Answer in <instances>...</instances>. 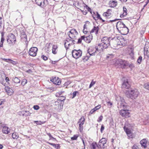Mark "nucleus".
I'll use <instances>...</instances> for the list:
<instances>
[{"label": "nucleus", "instance_id": "nucleus-1", "mask_svg": "<svg viewBox=\"0 0 149 149\" xmlns=\"http://www.w3.org/2000/svg\"><path fill=\"white\" fill-rule=\"evenodd\" d=\"M68 35L71 39L67 38L64 43L66 49L68 48V47L75 44V41L73 39H76L78 33L74 29H72L68 33Z\"/></svg>", "mask_w": 149, "mask_h": 149}, {"label": "nucleus", "instance_id": "nucleus-2", "mask_svg": "<svg viewBox=\"0 0 149 149\" xmlns=\"http://www.w3.org/2000/svg\"><path fill=\"white\" fill-rule=\"evenodd\" d=\"M116 99L119 102L118 103H120V107L123 109L120 111V115L123 117H129L130 113L129 112V110L128 109V107L126 105V103L124 102V100L120 96L117 97Z\"/></svg>", "mask_w": 149, "mask_h": 149}, {"label": "nucleus", "instance_id": "nucleus-3", "mask_svg": "<svg viewBox=\"0 0 149 149\" xmlns=\"http://www.w3.org/2000/svg\"><path fill=\"white\" fill-rule=\"evenodd\" d=\"M110 38L107 37H104L102 38L101 43L98 45V49L99 50L102 51L104 49L107 48L110 46Z\"/></svg>", "mask_w": 149, "mask_h": 149}, {"label": "nucleus", "instance_id": "nucleus-4", "mask_svg": "<svg viewBox=\"0 0 149 149\" xmlns=\"http://www.w3.org/2000/svg\"><path fill=\"white\" fill-rule=\"evenodd\" d=\"M125 93L127 97L134 100L138 97L139 92L137 89H134L126 91Z\"/></svg>", "mask_w": 149, "mask_h": 149}, {"label": "nucleus", "instance_id": "nucleus-5", "mask_svg": "<svg viewBox=\"0 0 149 149\" xmlns=\"http://www.w3.org/2000/svg\"><path fill=\"white\" fill-rule=\"evenodd\" d=\"M116 27L118 31L123 33V34H125L128 33L129 31L128 28L122 22L119 21L117 22Z\"/></svg>", "mask_w": 149, "mask_h": 149}, {"label": "nucleus", "instance_id": "nucleus-6", "mask_svg": "<svg viewBox=\"0 0 149 149\" xmlns=\"http://www.w3.org/2000/svg\"><path fill=\"white\" fill-rule=\"evenodd\" d=\"M7 42L10 44L14 45L16 41V38L15 36L12 34H8L7 37Z\"/></svg>", "mask_w": 149, "mask_h": 149}, {"label": "nucleus", "instance_id": "nucleus-7", "mask_svg": "<svg viewBox=\"0 0 149 149\" xmlns=\"http://www.w3.org/2000/svg\"><path fill=\"white\" fill-rule=\"evenodd\" d=\"M98 46L95 47H90L88 49V52L90 56H93L95 54L100 53L101 50H99L98 49Z\"/></svg>", "mask_w": 149, "mask_h": 149}, {"label": "nucleus", "instance_id": "nucleus-8", "mask_svg": "<svg viewBox=\"0 0 149 149\" xmlns=\"http://www.w3.org/2000/svg\"><path fill=\"white\" fill-rule=\"evenodd\" d=\"M116 65H118L119 66H121L122 68H125V67L129 65V63L125 61L122 59H119L116 61L115 63Z\"/></svg>", "mask_w": 149, "mask_h": 149}, {"label": "nucleus", "instance_id": "nucleus-9", "mask_svg": "<svg viewBox=\"0 0 149 149\" xmlns=\"http://www.w3.org/2000/svg\"><path fill=\"white\" fill-rule=\"evenodd\" d=\"M82 52L80 49L76 50L74 49L72 50V54L73 57L75 59H77L80 57L82 55Z\"/></svg>", "mask_w": 149, "mask_h": 149}, {"label": "nucleus", "instance_id": "nucleus-10", "mask_svg": "<svg viewBox=\"0 0 149 149\" xmlns=\"http://www.w3.org/2000/svg\"><path fill=\"white\" fill-rule=\"evenodd\" d=\"M107 140L105 138H102L99 141L98 145L100 148L101 149H103L107 146Z\"/></svg>", "mask_w": 149, "mask_h": 149}, {"label": "nucleus", "instance_id": "nucleus-11", "mask_svg": "<svg viewBox=\"0 0 149 149\" xmlns=\"http://www.w3.org/2000/svg\"><path fill=\"white\" fill-rule=\"evenodd\" d=\"M38 50V48L36 47H31L29 50V54L32 57H35L36 55Z\"/></svg>", "mask_w": 149, "mask_h": 149}, {"label": "nucleus", "instance_id": "nucleus-12", "mask_svg": "<svg viewBox=\"0 0 149 149\" xmlns=\"http://www.w3.org/2000/svg\"><path fill=\"white\" fill-rule=\"evenodd\" d=\"M35 2L37 5L43 8L47 4V0H36Z\"/></svg>", "mask_w": 149, "mask_h": 149}, {"label": "nucleus", "instance_id": "nucleus-13", "mask_svg": "<svg viewBox=\"0 0 149 149\" xmlns=\"http://www.w3.org/2000/svg\"><path fill=\"white\" fill-rule=\"evenodd\" d=\"M85 118L84 116H82L81 118L80 119L78 122V123L79 124V130L80 131H82L83 129V125L84 124L85 122Z\"/></svg>", "mask_w": 149, "mask_h": 149}, {"label": "nucleus", "instance_id": "nucleus-14", "mask_svg": "<svg viewBox=\"0 0 149 149\" xmlns=\"http://www.w3.org/2000/svg\"><path fill=\"white\" fill-rule=\"evenodd\" d=\"M116 41L118 42L117 45H121L122 46H124L127 43L126 40L122 37L120 39V40L118 38H117L116 40Z\"/></svg>", "mask_w": 149, "mask_h": 149}, {"label": "nucleus", "instance_id": "nucleus-15", "mask_svg": "<svg viewBox=\"0 0 149 149\" xmlns=\"http://www.w3.org/2000/svg\"><path fill=\"white\" fill-rule=\"evenodd\" d=\"M21 38V41L23 42H25L26 44H27L28 42L27 36L25 33L23 32L22 33Z\"/></svg>", "mask_w": 149, "mask_h": 149}, {"label": "nucleus", "instance_id": "nucleus-16", "mask_svg": "<svg viewBox=\"0 0 149 149\" xmlns=\"http://www.w3.org/2000/svg\"><path fill=\"white\" fill-rule=\"evenodd\" d=\"M130 86L128 81V80L126 79L124 80L122 85V88L128 89L130 88Z\"/></svg>", "mask_w": 149, "mask_h": 149}, {"label": "nucleus", "instance_id": "nucleus-17", "mask_svg": "<svg viewBox=\"0 0 149 149\" xmlns=\"http://www.w3.org/2000/svg\"><path fill=\"white\" fill-rule=\"evenodd\" d=\"M112 14V11L111 9H108L107 11L104 13L103 14V16L106 17V18H109L111 17Z\"/></svg>", "mask_w": 149, "mask_h": 149}, {"label": "nucleus", "instance_id": "nucleus-18", "mask_svg": "<svg viewBox=\"0 0 149 149\" xmlns=\"http://www.w3.org/2000/svg\"><path fill=\"white\" fill-rule=\"evenodd\" d=\"M125 131L126 132L128 136L130 138H132V133L131 130L125 126L123 128Z\"/></svg>", "mask_w": 149, "mask_h": 149}, {"label": "nucleus", "instance_id": "nucleus-19", "mask_svg": "<svg viewBox=\"0 0 149 149\" xmlns=\"http://www.w3.org/2000/svg\"><path fill=\"white\" fill-rule=\"evenodd\" d=\"M5 90L8 93V95H11L13 92V90L8 86L6 87L5 88Z\"/></svg>", "mask_w": 149, "mask_h": 149}, {"label": "nucleus", "instance_id": "nucleus-20", "mask_svg": "<svg viewBox=\"0 0 149 149\" xmlns=\"http://www.w3.org/2000/svg\"><path fill=\"white\" fill-rule=\"evenodd\" d=\"M92 39L93 36L91 34L86 37L84 36V40L88 43H89Z\"/></svg>", "mask_w": 149, "mask_h": 149}, {"label": "nucleus", "instance_id": "nucleus-21", "mask_svg": "<svg viewBox=\"0 0 149 149\" xmlns=\"http://www.w3.org/2000/svg\"><path fill=\"white\" fill-rule=\"evenodd\" d=\"M10 130L8 127L4 126L2 129V132L4 134H7L10 133Z\"/></svg>", "mask_w": 149, "mask_h": 149}, {"label": "nucleus", "instance_id": "nucleus-22", "mask_svg": "<svg viewBox=\"0 0 149 149\" xmlns=\"http://www.w3.org/2000/svg\"><path fill=\"white\" fill-rule=\"evenodd\" d=\"M99 28L98 26H94L90 31V33H95L96 35H97L98 32Z\"/></svg>", "mask_w": 149, "mask_h": 149}, {"label": "nucleus", "instance_id": "nucleus-23", "mask_svg": "<svg viewBox=\"0 0 149 149\" xmlns=\"http://www.w3.org/2000/svg\"><path fill=\"white\" fill-rule=\"evenodd\" d=\"M57 79H56V77L53 79H51V81L53 83L57 85H60L61 83V81L59 79L57 78Z\"/></svg>", "mask_w": 149, "mask_h": 149}, {"label": "nucleus", "instance_id": "nucleus-24", "mask_svg": "<svg viewBox=\"0 0 149 149\" xmlns=\"http://www.w3.org/2000/svg\"><path fill=\"white\" fill-rule=\"evenodd\" d=\"M147 141L146 139H143L140 141V144L144 148L146 147V143Z\"/></svg>", "mask_w": 149, "mask_h": 149}, {"label": "nucleus", "instance_id": "nucleus-25", "mask_svg": "<svg viewBox=\"0 0 149 149\" xmlns=\"http://www.w3.org/2000/svg\"><path fill=\"white\" fill-rule=\"evenodd\" d=\"M91 149H99L100 148L96 143H93L91 145Z\"/></svg>", "mask_w": 149, "mask_h": 149}, {"label": "nucleus", "instance_id": "nucleus-26", "mask_svg": "<svg viewBox=\"0 0 149 149\" xmlns=\"http://www.w3.org/2000/svg\"><path fill=\"white\" fill-rule=\"evenodd\" d=\"M95 16L96 17H95L94 15H93V17L95 20H97L98 19H102L100 15L97 12H96V14H95Z\"/></svg>", "mask_w": 149, "mask_h": 149}, {"label": "nucleus", "instance_id": "nucleus-27", "mask_svg": "<svg viewBox=\"0 0 149 149\" xmlns=\"http://www.w3.org/2000/svg\"><path fill=\"white\" fill-rule=\"evenodd\" d=\"M123 13L122 15H120V17H123L125 16L127 14V9L125 7H123Z\"/></svg>", "mask_w": 149, "mask_h": 149}, {"label": "nucleus", "instance_id": "nucleus-28", "mask_svg": "<svg viewBox=\"0 0 149 149\" xmlns=\"http://www.w3.org/2000/svg\"><path fill=\"white\" fill-rule=\"evenodd\" d=\"M110 6L111 7H116L117 5V2L115 1H110L109 3Z\"/></svg>", "mask_w": 149, "mask_h": 149}, {"label": "nucleus", "instance_id": "nucleus-29", "mask_svg": "<svg viewBox=\"0 0 149 149\" xmlns=\"http://www.w3.org/2000/svg\"><path fill=\"white\" fill-rule=\"evenodd\" d=\"M57 45H53L52 47V52L54 54H56L57 53L56 51L57 49Z\"/></svg>", "mask_w": 149, "mask_h": 149}, {"label": "nucleus", "instance_id": "nucleus-30", "mask_svg": "<svg viewBox=\"0 0 149 149\" xmlns=\"http://www.w3.org/2000/svg\"><path fill=\"white\" fill-rule=\"evenodd\" d=\"M13 81L16 84L19 83L20 82V80L17 77H15L13 78Z\"/></svg>", "mask_w": 149, "mask_h": 149}, {"label": "nucleus", "instance_id": "nucleus-31", "mask_svg": "<svg viewBox=\"0 0 149 149\" xmlns=\"http://www.w3.org/2000/svg\"><path fill=\"white\" fill-rule=\"evenodd\" d=\"M13 138L14 139H17L18 138V134L16 132H14L12 135Z\"/></svg>", "mask_w": 149, "mask_h": 149}, {"label": "nucleus", "instance_id": "nucleus-32", "mask_svg": "<svg viewBox=\"0 0 149 149\" xmlns=\"http://www.w3.org/2000/svg\"><path fill=\"white\" fill-rule=\"evenodd\" d=\"M22 113H24L23 116H30L31 114L29 111H24V112H23Z\"/></svg>", "mask_w": 149, "mask_h": 149}, {"label": "nucleus", "instance_id": "nucleus-33", "mask_svg": "<svg viewBox=\"0 0 149 149\" xmlns=\"http://www.w3.org/2000/svg\"><path fill=\"white\" fill-rule=\"evenodd\" d=\"M113 55L112 54H108L106 56V58L109 60H111L113 58Z\"/></svg>", "mask_w": 149, "mask_h": 149}, {"label": "nucleus", "instance_id": "nucleus-34", "mask_svg": "<svg viewBox=\"0 0 149 149\" xmlns=\"http://www.w3.org/2000/svg\"><path fill=\"white\" fill-rule=\"evenodd\" d=\"M82 40H84V36H81V38L78 39V41L77 42V44L81 43Z\"/></svg>", "mask_w": 149, "mask_h": 149}, {"label": "nucleus", "instance_id": "nucleus-35", "mask_svg": "<svg viewBox=\"0 0 149 149\" xmlns=\"http://www.w3.org/2000/svg\"><path fill=\"white\" fill-rule=\"evenodd\" d=\"M27 83V80L26 79H24L22 80L21 84L23 86H24Z\"/></svg>", "mask_w": 149, "mask_h": 149}, {"label": "nucleus", "instance_id": "nucleus-36", "mask_svg": "<svg viewBox=\"0 0 149 149\" xmlns=\"http://www.w3.org/2000/svg\"><path fill=\"white\" fill-rule=\"evenodd\" d=\"M144 87L145 88L149 90V82L145 84Z\"/></svg>", "mask_w": 149, "mask_h": 149}, {"label": "nucleus", "instance_id": "nucleus-37", "mask_svg": "<svg viewBox=\"0 0 149 149\" xmlns=\"http://www.w3.org/2000/svg\"><path fill=\"white\" fill-rule=\"evenodd\" d=\"M5 40L4 38H1V40L0 42V47H3V42Z\"/></svg>", "mask_w": 149, "mask_h": 149}, {"label": "nucleus", "instance_id": "nucleus-38", "mask_svg": "<svg viewBox=\"0 0 149 149\" xmlns=\"http://www.w3.org/2000/svg\"><path fill=\"white\" fill-rule=\"evenodd\" d=\"M142 57L141 56H140L137 60V62L139 63L140 64L141 63L142 60Z\"/></svg>", "mask_w": 149, "mask_h": 149}, {"label": "nucleus", "instance_id": "nucleus-39", "mask_svg": "<svg viewBox=\"0 0 149 149\" xmlns=\"http://www.w3.org/2000/svg\"><path fill=\"white\" fill-rule=\"evenodd\" d=\"M95 81H93V80H92V81L91 82L89 86V88H91L93 86L94 84H95Z\"/></svg>", "mask_w": 149, "mask_h": 149}, {"label": "nucleus", "instance_id": "nucleus-40", "mask_svg": "<svg viewBox=\"0 0 149 149\" xmlns=\"http://www.w3.org/2000/svg\"><path fill=\"white\" fill-rule=\"evenodd\" d=\"M77 93H78V92L77 91H75L74 92L72 93V98L73 99L74 98L76 95Z\"/></svg>", "mask_w": 149, "mask_h": 149}, {"label": "nucleus", "instance_id": "nucleus-41", "mask_svg": "<svg viewBox=\"0 0 149 149\" xmlns=\"http://www.w3.org/2000/svg\"><path fill=\"white\" fill-rule=\"evenodd\" d=\"M47 134L49 136V137L50 138L49 140L51 139H54V140L56 139L55 138H54L53 136H52V135H51L50 133H47Z\"/></svg>", "mask_w": 149, "mask_h": 149}, {"label": "nucleus", "instance_id": "nucleus-42", "mask_svg": "<svg viewBox=\"0 0 149 149\" xmlns=\"http://www.w3.org/2000/svg\"><path fill=\"white\" fill-rule=\"evenodd\" d=\"M132 149H140L137 145L136 144H134L132 147Z\"/></svg>", "mask_w": 149, "mask_h": 149}, {"label": "nucleus", "instance_id": "nucleus-43", "mask_svg": "<svg viewBox=\"0 0 149 149\" xmlns=\"http://www.w3.org/2000/svg\"><path fill=\"white\" fill-rule=\"evenodd\" d=\"M78 137V136L77 135H74V136L71 138L72 140H76Z\"/></svg>", "mask_w": 149, "mask_h": 149}, {"label": "nucleus", "instance_id": "nucleus-44", "mask_svg": "<svg viewBox=\"0 0 149 149\" xmlns=\"http://www.w3.org/2000/svg\"><path fill=\"white\" fill-rule=\"evenodd\" d=\"M1 59L5 62H9V60H10V59L8 58V59H6L5 58H1Z\"/></svg>", "mask_w": 149, "mask_h": 149}, {"label": "nucleus", "instance_id": "nucleus-45", "mask_svg": "<svg viewBox=\"0 0 149 149\" xmlns=\"http://www.w3.org/2000/svg\"><path fill=\"white\" fill-rule=\"evenodd\" d=\"M59 99L61 101H63L65 100V97L64 96H61L59 97Z\"/></svg>", "mask_w": 149, "mask_h": 149}, {"label": "nucleus", "instance_id": "nucleus-46", "mask_svg": "<svg viewBox=\"0 0 149 149\" xmlns=\"http://www.w3.org/2000/svg\"><path fill=\"white\" fill-rule=\"evenodd\" d=\"M47 143H48V144H50V145L56 148V144H55L54 143H51L49 142H47Z\"/></svg>", "mask_w": 149, "mask_h": 149}, {"label": "nucleus", "instance_id": "nucleus-47", "mask_svg": "<svg viewBox=\"0 0 149 149\" xmlns=\"http://www.w3.org/2000/svg\"><path fill=\"white\" fill-rule=\"evenodd\" d=\"M90 56L89 55V54H87L86 56H85L84 58V60L85 61H87L89 59V57Z\"/></svg>", "mask_w": 149, "mask_h": 149}, {"label": "nucleus", "instance_id": "nucleus-48", "mask_svg": "<svg viewBox=\"0 0 149 149\" xmlns=\"http://www.w3.org/2000/svg\"><path fill=\"white\" fill-rule=\"evenodd\" d=\"M41 58L42 59H43L45 61H46V60H47L48 59L47 57L44 55H42L41 56Z\"/></svg>", "mask_w": 149, "mask_h": 149}, {"label": "nucleus", "instance_id": "nucleus-49", "mask_svg": "<svg viewBox=\"0 0 149 149\" xmlns=\"http://www.w3.org/2000/svg\"><path fill=\"white\" fill-rule=\"evenodd\" d=\"M127 66H128L131 69H132L134 67V65L132 63L130 64L129 63V65Z\"/></svg>", "mask_w": 149, "mask_h": 149}, {"label": "nucleus", "instance_id": "nucleus-50", "mask_svg": "<svg viewBox=\"0 0 149 149\" xmlns=\"http://www.w3.org/2000/svg\"><path fill=\"white\" fill-rule=\"evenodd\" d=\"M103 118V116H100L99 118H98V119L97 120V121L99 122H101L102 119Z\"/></svg>", "mask_w": 149, "mask_h": 149}, {"label": "nucleus", "instance_id": "nucleus-51", "mask_svg": "<svg viewBox=\"0 0 149 149\" xmlns=\"http://www.w3.org/2000/svg\"><path fill=\"white\" fill-rule=\"evenodd\" d=\"M10 62V63L13 65H15L17 64V62L15 61L10 59V60H9V62Z\"/></svg>", "mask_w": 149, "mask_h": 149}, {"label": "nucleus", "instance_id": "nucleus-52", "mask_svg": "<svg viewBox=\"0 0 149 149\" xmlns=\"http://www.w3.org/2000/svg\"><path fill=\"white\" fill-rule=\"evenodd\" d=\"M33 108L36 110H38L39 108V107L38 105H35L33 106Z\"/></svg>", "mask_w": 149, "mask_h": 149}, {"label": "nucleus", "instance_id": "nucleus-53", "mask_svg": "<svg viewBox=\"0 0 149 149\" xmlns=\"http://www.w3.org/2000/svg\"><path fill=\"white\" fill-rule=\"evenodd\" d=\"M63 92H59L57 93L56 94V96H59V95H60L61 94H62Z\"/></svg>", "mask_w": 149, "mask_h": 149}, {"label": "nucleus", "instance_id": "nucleus-54", "mask_svg": "<svg viewBox=\"0 0 149 149\" xmlns=\"http://www.w3.org/2000/svg\"><path fill=\"white\" fill-rule=\"evenodd\" d=\"M95 111H94V110L93 109H91L89 112V115L91 114L94 113Z\"/></svg>", "mask_w": 149, "mask_h": 149}, {"label": "nucleus", "instance_id": "nucleus-55", "mask_svg": "<svg viewBox=\"0 0 149 149\" xmlns=\"http://www.w3.org/2000/svg\"><path fill=\"white\" fill-rule=\"evenodd\" d=\"M104 126L103 125H102L100 129V131L102 133V131L104 130Z\"/></svg>", "mask_w": 149, "mask_h": 149}, {"label": "nucleus", "instance_id": "nucleus-56", "mask_svg": "<svg viewBox=\"0 0 149 149\" xmlns=\"http://www.w3.org/2000/svg\"><path fill=\"white\" fill-rule=\"evenodd\" d=\"M23 112H24V111H19L18 112V113L20 115H22V116H24L23 114H24V113H22Z\"/></svg>", "mask_w": 149, "mask_h": 149}, {"label": "nucleus", "instance_id": "nucleus-57", "mask_svg": "<svg viewBox=\"0 0 149 149\" xmlns=\"http://www.w3.org/2000/svg\"><path fill=\"white\" fill-rule=\"evenodd\" d=\"M144 55H146V54L145 53H144ZM146 55L148 57H149V52L148 50H147L146 51Z\"/></svg>", "mask_w": 149, "mask_h": 149}, {"label": "nucleus", "instance_id": "nucleus-58", "mask_svg": "<svg viewBox=\"0 0 149 149\" xmlns=\"http://www.w3.org/2000/svg\"><path fill=\"white\" fill-rule=\"evenodd\" d=\"M2 21L1 17H0V29H1L2 27Z\"/></svg>", "mask_w": 149, "mask_h": 149}, {"label": "nucleus", "instance_id": "nucleus-59", "mask_svg": "<svg viewBox=\"0 0 149 149\" xmlns=\"http://www.w3.org/2000/svg\"><path fill=\"white\" fill-rule=\"evenodd\" d=\"M26 72L29 73H30L32 72V71L31 69H29V70H26Z\"/></svg>", "mask_w": 149, "mask_h": 149}, {"label": "nucleus", "instance_id": "nucleus-60", "mask_svg": "<svg viewBox=\"0 0 149 149\" xmlns=\"http://www.w3.org/2000/svg\"><path fill=\"white\" fill-rule=\"evenodd\" d=\"M134 54V52H133V50H132L131 51V52L130 53V55L131 56H133Z\"/></svg>", "mask_w": 149, "mask_h": 149}, {"label": "nucleus", "instance_id": "nucleus-61", "mask_svg": "<svg viewBox=\"0 0 149 149\" xmlns=\"http://www.w3.org/2000/svg\"><path fill=\"white\" fill-rule=\"evenodd\" d=\"M118 20H119V19H115L114 20H110L109 22H115V21H117Z\"/></svg>", "mask_w": 149, "mask_h": 149}, {"label": "nucleus", "instance_id": "nucleus-62", "mask_svg": "<svg viewBox=\"0 0 149 149\" xmlns=\"http://www.w3.org/2000/svg\"><path fill=\"white\" fill-rule=\"evenodd\" d=\"M107 103H108V105H109L110 106H111L112 104V103L110 102H108Z\"/></svg>", "mask_w": 149, "mask_h": 149}, {"label": "nucleus", "instance_id": "nucleus-63", "mask_svg": "<svg viewBox=\"0 0 149 149\" xmlns=\"http://www.w3.org/2000/svg\"><path fill=\"white\" fill-rule=\"evenodd\" d=\"M43 123L41 121H39L38 123H36V124L38 125H41Z\"/></svg>", "mask_w": 149, "mask_h": 149}, {"label": "nucleus", "instance_id": "nucleus-64", "mask_svg": "<svg viewBox=\"0 0 149 149\" xmlns=\"http://www.w3.org/2000/svg\"><path fill=\"white\" fill-rule=\"evenodd\" d=\"M4 102L3 100L1 99L0 100V105H1Z\"/></svg>", "mask_w": 149, "mask_h": 149}]
</instances>
